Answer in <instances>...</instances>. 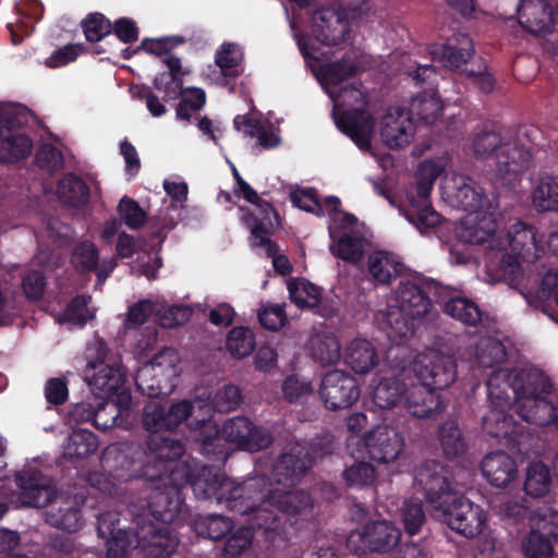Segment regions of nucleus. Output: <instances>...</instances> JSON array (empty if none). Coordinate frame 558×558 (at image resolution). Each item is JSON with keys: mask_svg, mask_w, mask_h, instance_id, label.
I'll return each mask as SVG.
<instances>
[{"mask_svg": "<svg viewBox=\"0 0 558 558\" xmlns=\"http://www.w3.org/2000/svg\"><path fill=\"white\" fill-rule=\"evenodd\" d=\"M98 447L96 436L86 429H74L63 447V456L66 459H83L93 454Z\"/></svg>", "mask_w": 558, "mask_h": 558, "instance_id": "46", "label": "nucleus"}, {"mask_svg": "<svg viewBox=\"0 0 558 558\" xmlns=\"http://www.w3.org/2000/svg\"><path fill=\"white\" fill-rule=\"evenodd\" d=\"M132 506V512L136 514V520L171 523L175 521L183 510V498L181 490L177 488H155L150 492L148 499L141 506Z\"/></svg>", "mask_w": 558, "mask_h": 558, "instance_id": "16", "label": "nucleus"}, {"mask_svg": "<svg viewBox=\"0 0 558 558\" xmlns=\"http://www.w3.org/2000/svg\"><path fill=\"white\" fill-rule=\"evenodd\" d=\"M313 35L325 45H338L349 38L351 23L344 9L324 8L313 16Z\"/></svg>", "mask_w": 558, "mask_h": 558, "instance_id": "20", "label": "nucleus"}, {"mask_svg": "<svg viewBox=\"0 0 558 558\" xmlns=\"http://www.w3.org/2000/svg\"><path fill=\"white\" fill-rule=\"evenodd\" d=\"M291 201L299 208L316 216L332 214L335 217L338 213H341L339 209L341 202L338 197L329 196L324 202H319L314 189H302L292 192Z\"/></svg>", "mask_w": 558, "mask_h": 558, "instance_id": "38", "label": "nucleus"}, {"mask_svg": "<svg viewBox=\"0 0 558 558\" xmlns=\"http://www.w3.org/2000/svg\"><path fill=\"white\" fill-rule=\"evenodd\" d=\"M530 199L532 207L537 213H557L558 175L539 177L531 191Z\"/></svg>", "mask_w": 558, "mask_h": 558, "instance_id": "35", "label": "nucleus"}, {"mask_svg": "<svg viewBox=\"0 0 558 558\" xmlns=\"http://www.w3.org/2000/svg\"><path fill=\"white\" fill-rule=\"evenodd\" d=\"M311 464L312 459L302 446L296 445L290 452L283 453L272 469V477L278 487H272L266 499L263 494L265 481L258 477L263 484L256 496L254 509L248 514H253L255 524L264 529L272 544L283 542L286 537L277 511L298 514L306 512L312 507V500L306 493L283 490L294 486Z\"/></svg>", "mask_w": 558, "mask_h": 558, "instance_id": "2", "label": "nucleus"}, {"mask_svg": "<svg viewBox=\"0 0 558 558\" xmlns=\"http://www.w3.org/2000/svg\"><path fill=\"white\" fill-rule=\"evenodd\" d=\"M142 550L155 558H167L178 548L179 539L168 524L156 521L136 520Z\"/></svg>", "mask_w": 558, "mask_h": 558, "instance_id": "21", "label": "nucleus"}, {"mask_svg": "<svg viewBox=\"0 0 558 558\" xmlns=\"http://www.w3.org/2000/svg\"><path fill=\"white\" fill-rule=\"evenodd\" d=\"M356 223L357 219L352 214L341 211L332 217V223L329 226L331 253L350 263L359 262L364 254V238L356 232L347 231Z\"/></svg>", "mask_w": 558, "mask_h": 558, "instance_id": "17", "label": "nucleus"}, {"mask_svg": "<svg viewBox=\"0 0 558 558\" xmlns=\"http://www.w3.org/2000/svg\"><path fill=\"white\" fill-rule=\"evenodd\" d=\"M360 395L355 377L343 369H332L322 379L319 396L329 410L348 409L359 400Z\"/></svg>", "mask_w": 558, "mask_h": 558, "instance_id": "15", "label": "nucleus"}, {"mask_svg": "<svg viewBox=\"0 0 558 558\" xmlns=\"http://www.w3.org/2000/svg\"><path fill=\"white\" fill-rule=\"evenodd\" d=\"M344 362L356 374L365 375L379 363L376 348L366 339L355 338L344 349Z\"/></svg>", "mask_w": 558, "mask_h": 558, "instance_id": "32", "label": "nucleus"}, {"mask_svg": "<svg viewBox=\"0 0 558 558\" xmlns=\"http://www.w3.org/2000/svg\"><path fill=\"white\" fill-rule=\"evenodd\" d=\"M438 439L445 456L448 458L459 457L468 449L466 441L453 421L445 422L439 427Z\"/></svg>", "mask_w": 558, "mask_h": 558, "instance_id": "49", "label": "nucleus"}, {"mask_svg": "<svg viewBox=\"0 0 558 558\" xmlns=\"http://www.w3.org/2000/svg\"><path fill=\"white\" fill-rule=\"evenodd\" d=\"M530 531L521 539L524 558H551L558 539V512H535L530 519Z\"/></svg>", "mask_w": 558, "mask_h": 558, "instance_id": "14", "label": "nucleus"}, {"mask_svg": "<svg viewBox=\"0 0 558 558\" xmlns=\"http://www.w3.org/2000/svg\"><path fill=\"white\" fill-rule=\"evenodd\" d=\"M312 357L320 365L336 364L341 357V345L338 338L330 332H317L308 342Z\"/></svg>", "mask_w": 558, "mask_h": 558, "instance_id": "39", "label": "nucleus"}, {"mask_svg": "<svg viewBox=\"0 0 558 558\" xmlns=\"http://www.w3.org/2000/svg\"><path fill=\"white\" fill-rule=\"evenodd\" d=\"M142 423L145 430L155 434L162 430H170L166 405L157 401L147 403L143 409Z\"/></svg>", "mask_w": 558, "mask_h": 558, "instance_id": "58", "label": "nucleus"}, {"mask_svg": "<svg viewBox=\"0 0 558 558\" xmlns=\"http://www.w3.org/2000/svg\"><path fill=\"white\" fill-rule=\"evenodd\" d=\"M432 59L439 61L445 68L463 72L462 68L474 53V45L468 34L458 33L444 44H433L428 47Z\"/></svg>", "mask_w": 558, "mask_h": 558, "instance_id": "25", "label": "nucleus"}, {"mask_svg": "<svg viewBox=\"0 0 558 558\" xmlns=\"http://www.w3.org/2000/svg\"><path fill=\"white\" fill-rule=\"evenodd\" d=\"M415 417H429L442 411L444 405L434 388L424 383H409L402 405Z\"/></svg>", "mask_w": 558, "mask_h": 558, "instance_id": "27", "label": "nucleus"}, {"mask_svg": "<svg viewBox=\"0 0 558 558\" xmlns=\"http://www.w3.org/2000/svg\"><path fill=\"white\" fill-rule=\"evenodd\" d=\"M408 201L415 207L416 214H405V218L414 225L421 233L437 227L440 222V216L428 204L427 199L423 201L413 192L408 193Z\"/></svg>", "mask_w": 558, "mask_h": 558, "instance_id": "48", "label": "nucleus"}, {"mask_svg": "<svg viewBox=\"0 0 558 558\" xmlns=\"http://www.w3.org/2000/svg\"><path fill=\"white\" fill-rule=\"evenodd\" d=\"M365 447L372 460L378 463H389L401 454L404 439L395 427L380 425L366 435Z\"/></svg>", "mask_w": 558, "mask_h": 558, "instance_id": "24", "label": "nucleus"}, {"mask_svg": "<svg viewBox=\"0 0 558 558\" xmlns=\"http://www.w3.org/2000/svg\"><path fill=\"white\" fill-rule=\"evenodd\" d=\"M476 356L483 367H493L506 357L504 344L496 338H482L476 347Z\"/></svg>", "mask_w": 558, "mask_h": 558, "instance_id": "55", "label": "nucleus"}, {"mask_svg": "<svg viewBox=\"0 0 558 558\" xmlns=\"http://www.w3.org/2000/svg\"><path fill=\"white\" fill-rule=\"evenodd\" d=\"M442 108V102L438 96L434 93H423L412 100L409 111L415 113L427 123H434L440 116Z\"/></svg>", "mask_w": 558, "mask_h": 558, "instance_id": "53", "label": "nucleus"}, {"mask_svg": "<svg viewBox=\"0 0 558 558\" xmlns=\"http://www.w3.org/2000/svg\"><path fill=\"white\" fill-rule=\"evenodd\" d=\"M19 493L9 496L10 505L19 507H45L56 497L52 481L36 471H22L16 476Z\"/></svg>", "mask_w": 558, "mask_h": 558, "instance_id": "18", "label": "nucleus"}, {"mask_svg": "<svg viewBox=\"0 0 558 558\" xmlns=\"http://www.w3.org/2000/svg\"><path fill=\"white\" fill-rule=\"evenodd\" d=\"M481 471L487 482L495 487H507L518 474L515 461L502 450L487 453L482 460Z\"/></svg>", "mask_w": 558, "mask_h": 558, "instance_id": "29", "label": "nucleus"}, {"mask_svg": "<svg viewBox=\"0 0 558 558\" xmlns=\"http://www.w3.org/2000/svg\"><path fill=\"white\" fill-rule=\"evenodd\" d=\"M263 481L251 478L235 484L223 473L211 468H202L199 473L191 481L194 495L198 499L215 498L218 504L240 514H248L254 509L256 496Z\"/></svg>", "mask_w": 558, "mask_h": 558, "instance_id": "5", "label": "nucleus"}, {"mask_svg": "<svg viewBox=\"0 0 558 558\" xmlns=\"http://www.w3.org/2000/svg\"><path fill=\"white\" fill-rule=\"evenodd\" d=\"M98 262V251L94 243L84 241L72 253L71 263L78 271L94 270Z\"/></svg>", "mask_w": 558, "mask_h": 558, "instance_id": "62", "label": "nucleus"}, {"mask_svg": "<svg viewBox=\"0 0 558 558\" xmlns=\"http://www.w3.org/2000/svg\"><path fill=\"white\" fill-rule=\"evenodd\" d=\"M84 501V494L61 500L58 508L52 507L45 513L46 522L68 532H76L83 526L78 506Z\"/></svg>", "mask_w": 558, "mask_h": 558, "instance_id": "31", "label": "nucleus"}, {"mask_svg": "<svg viewBox=\"0 0 558 558\" xmlns=\"http://www.w3.org/2000/svg\"><path fill=\"white\" fill-rule=\"evenodd\" d=\"M33 150V141L22 133L2 135L0 142V162L14 163L27 158Z\"/></svg>", "mask_w": 558, "mask_h": 558, "instance_id": "42", "label": "nucleus"}, {"mask_svg": "<svg viewBox=\"0 0 558 558\" xmlns=\"http://www.w3.org/2000/svg\"><path fill=\"white\" fill-rule=\"evenodd\" d=\"M409 383L398 377L383 378L372 389L371 398L379 409L403 405Z\"/></svg>", "mask_w": 558, "mask_h": 558, "instance_id": "33", "label": "nucleus"}, {"mask_svg": "<svg viewBox=\"0 0 558 558\" xmlns=\"http://www.w3.org/2000/svg\"><path fill=\"white\" fill-rule=\"evenodd\" d=\"M454 182L451 197L468 214L492 210L496 206V196L485 195L483 189L471 179L459 175L454 178Z\"/></svg>", "mask_w": 558, "mask_h": 558, "instance_id": "26", "label": "nucleus"}, {"mask_svg": "<svg viewBox=\"0 0 558 558\" xmlns=\"http://www.w3.org/2000/svg\"><path fill=\"white\" fill-rule=\"evenodd\" d=\"M470 153L488 162L490 180L500 186L513 185L529 168L531 151L511 131H481L473 135Z\"/></svg>", "mask_w": 558, "mask_h": 558, "instance_id": "3", "label": "nucleus"}, {"mask_svg": "<svg viewBox=\"0 0 558 558\" xmlns=\"http://www.w3.org/2000/svg\"><path fill=\"white\" fill-rule=\"evenodd\" d=\"M159 305V299H144L131 305L125 318L123 319L124 330L137 329L140 326L145 324L150 315L156 312V307Z\"/></svg>", "mask_w": 558, "mask_h": 558, "instance_id": "54", "label": "nucleus"}, {"mask_svg": "<svg viewBox=\"0 0 558 558\" xmlns=\"http://www.w3.org/2000/svg\"><path fill=\"white\" fill-rule=\"evenodd\" d=\"M107 407L95 409L88 402L76 403L70 411V416L75 422L93 421L94 425L100 429H108L117 424L119 410L116 407H110L111 418L102 420Z\"/></svg>", "mask_w": 558, "mask_h": 558, "instance_id": "45", "label": "nucleus"}, {"mask_svg": "<svg viewBox=\"0 0 558 558\" xmlns=\"http://www.w3.org/2000/svg\"><path fill=\"white\" fill-rule=\"evenodd\" d=\"M432 514L466 538L477 537L487 527L486 511L480 505L456 493L450 501L446 500L442 505H437Z\"/></svg>", "mask_w": 558, "mask_h": 558, "instance_id": "11", "label": "nucleus"}, {"mask_svg": "<svg viewBox=\"0 0 558 558\" xmlns=\"http://www.w3.org/2000/svg\"><path fill=\"white\" fill-rule=\"evenodd\" d=\"M417 376L435 390L449 387L456 379V364L451 356L430 351L417 357L414 364Z\"/></svg>", "mask_w": 558, "mask_h": 558, "instance_id": "22", "label": "nucleus"}, {"mask_svg": "<svg viewBox=\"0 0 558 558\" xmlns=\"http://www.w3.org/2000/svg\"><path fill=\"white\" fill-rule=\"evenodd\" d=\"M445 312L469 326H476L482 320V311L478 305L464 296H454L448 300L445 304Z\"/></svg>", "mask_w": 558, "mask_h": 558, "instance_id": "47", "label": "nucleus"}, {"mask_svg": "<svg viewBox=\"0 0 558 558\" xmlns=\"http://www.w3.org/2000/svg\"><path fill=\"white\" fill-rule=\"evenodd\" d=\"M58 197L72 207H81L89 199V189L86 183L73 173L65 174L58 184Z\"/></svg>", "mask_w": 558, "mask_h": 558, "instance_id": "43", "label": "nucleus"}, {"mask_svg": "<svg viewBox=\"0 0 558 558\" xmlns=\"http://www.w3.org/2000/svg\"><path fill=\"white\" fill-rule=\"evenodd\" d=\"M211 405V412H229L239 407L241 402L240 389L234 385H225L217 390L213 401L209 398H203Z\"/></svg>", "mask_w": 558, "mask_h": 558, "instance_id": "61", "label": "nucleus"}, {"mask_svg": "<svg viewBox=\"0 0 558 558\" xmlns=\"http://www.w3.org/2000/svg\"><path fill=\"white\" fill-rule=\"evenodd\" d=\"M88 351L84 378L97 399L107 400L122 387L124 373L102 340H96Z\"/></svg>", "mask_w": 558, "mask_h": 558, "instance_id": "10", "label": "nucleus"}, {"mask_svg": "<svg viewBox=\"0 0 558 558\" xmlns=\"http://www.w3.org/2000/svg\"><path fill=\"white\" fill-rule=\"evenodd\" d=\"M433 283L414 277L401 280L386 310H379L376 319L395 343L413 335L412 319L424 317L432 310L428 296Z\"/></svg>", "mask_w": 558, "mask_h": 558, "instance_id": "4", "label": "nucleus"}, {"mask_svg": "<svg viewBox=\"0 0 558 558\" xmlns=\"http://www.w3.org/2000/svg\"><path fill=\"white\" fill-rule=\"evenodd\" d=\"M179 375L178 356L172 350H163L153 360L138 368L135 375L137 389L150 397L169 395L175 386Z\"/></svg>", "mask_w": 558, "mask_h": 558, "instance_id": "12", "label": "nucleus"}, {"mask_svg": "<svg viewBox=\"0 0 558 558\" xmlns=\"http://www.w3.org/2000/svg\"><path fill=\"white\" fill-rule=\"evenodd\" d=\"M553 475L547 465L542 462L531 463L525 471L524 490L533 497L545 496L551 487Z\"/></svg>", "mask_w": 558, "mask_h": 558, "instance_id": "44", "label": "nucleus"}, {"mask_svg": "<svg viewBox=\"0 0 558 558\" xmlns=\"http://www.w3.org/2000/svg\"><path fill=\"white\" fill-rule=\"evenodd\" d=\"M402 267V263L396 255L385 251L374 252L367 259V269L372 280L378 284L390 283L401 274Z\"/></svg>", "mask_w": 558, "mask_h": 558, "instance_id": "36", "label": "nucleus"}, {"mask_svg": "<svg viewBox=\"0 0 558 558\" xmlns=\"http://www.w3.org/2000/svg\"><path fill=\"white\" fill-rule=\"evenodd\" d=\"M234 125L243 134L255 137L263 148H275L280 144V137L272 129L267 128L258 120L250 116H236Z\"/></svg>", "mask_w": 558, "mask_h": 558, "instance_id": "41", "label": "nucleus"}, {"mask_svg": "<svg viewBox=\"0 0 558 558\" xmlns=\"http://www.w3.org/2000/svg\"><path fill=\"white\" fill-rule=\"evenodd\" d=\"M167 420L170 430L175 429L180 424L185 422L189 417L195 420V424H201V430H204L207 417L211 415V405L203 398H196L193 402L189 400H181L166 407Z\"/></svg>", "mask_w": 558, "mask_h": 558, "instance_id": "30", "label": "nucleus"}, {"mask_svg": "<svg viewBox=\"0 0 558 558\" xmlns=\"http://www.w3.org/2000/svg\"><path fill=\"white\" fill-rule=\"evenodd\" d=\"M118 213L123 222L131 229H138L146 221V213L133 199L124 196L118 205Z\"/></svg>", "mask_w": 558, "mask_h": 558, "instance_id": "64", "label": "nucleus"}, {"mask_svg": "<svg viewBox=\"0 0 558 558\" xmlns=\"http://www.w3.org/2000/svg\"><path fill=\"white\" fill-rule=\"evenodd\" d=\"M405 531L410 535L416 534L425 522V513L420 500L409 499L400 510Z\"/></svg>", "mask_w": 558, "mask_h": 558, "instance_id": "63", "label": "nucleus"}, {"mask_svg": "<svg viewBox=\"0 0 558 558\" xmlns=\"http://www.w3.org/2000/svg\"><path fill=\"white\" fill-rule=\"evenodd\" d=\"M451 166V158L441 155L423 161L416 171V195L423 201L428 199L434 182Z\"/></svg>", "mask_w": 558, "mask_h": 558, "instance_id": "37", "label": "nucleus"}, {"mask_svg": "<svg viewBox=\"0 0 558 558\" xmlns=\"http://www.w3.org/2000/svg\"><path fill=\"white\" fill-rule=\"evenodd\" d=\"M381 141L390 148L409 145L415 134V124L411 112L401 108H389L379 123Z\"/></svg>", "mask_w": 558, "mask_h": 558, "instance_id": "23", "label": "nucleus"}, {"mask_svg": "<svg viewBox=\"0 0 558 558\" xmlns=\"http://www.w3.org/2000/svg\"><path fill=\"white\" fill-rule=\"evenodd\" d=\"M253 531L251 527L241 526L234 530L227 538L222 554L226 558H239L247 551L253 542Z\"/></svg>", "mask_w": 558, "mask_h": 558, "instance_id": "57", "label": "nucleus"}, {"mask_svg": "<svg viewBox=\"0 0 558 558\" xmlns=\"http://www.w3.org/2000/svg\"><path fill=\"white\" fill-rule=\"evenodd\" d=\"M414 485L425 494L432 513L437 505L450 501L454 492L450 488L445 468L435 460L425 461L415 469Z\"/></svg>", "mask_w": 558, "mask_h": 558, "instance_id": "19", "label": "nucleus"}, {"mask_svg": "<svg viewBox=\"0 0 558 558\" xmlns=\"http://www.w3.org/2000/svg\"><path fill=\"white\" fill-rule=\"evenodd\" d=\"M519 386L512 384V371L499 368L487 379L489 409L483 416L484 430L495 437H510L515 434L513 422L507 410L519 395Z\"/></svg>", "mask_w": 558, "mask_h": 558, "instance_id": "9", "label": "nucleus"}, {"mask_svg": "<svg viewBox=\"0 0 558 558\" xmlns=\"http://www.w3.org/2000/svg\"><path fill=\"white\" fill-rule=\"evenodd\" d=\"M107 556L110 558H122L129 555L133 549L140 547L138 526L135 533H130L124 529H118L117 534L106 538Z\"/></svg>", "mask_w": 558, "mask_h": 558, "instance_id": "52", "label": "nucleus"}, {"mask_svg": "<svg viewBox=\"0 0 558 558\" xmlns=\"http://www.w3.org/2000/svg\"><path fill=\"white\" fill-rule=\"evenodd\" d=\"M197 440L204 446L214 447L213 451L220 449L223 444H230L234 447L246 451H258L267 448L272 436L269 432L262 427H257L251 420L245 416H235L227 420L221 429L211 422L205 423L204 430H201Z\"/></svg>", "mask_w": 558, "mask_h": 558, "instance_id": "7", "label": "nucleus"}, {"mask_svg": "<svg viewBox=\"0 0 558 558\" xmlns=\"http://www.w3.org/2000/svg\"><path fill=\"white\" fill-rule=\"evenodd\" d=\"M288 290L291 302L298 307H315L320 302V289L305 279L289 280Z\"/></svg>", "mask_w": 558, "mask_h": 558, "instance_id": "50", "label": "nucleus"}, {"mask_svg": "<svg viewBox=\"0 0 558 558\" xmlns=\"http://www.w3.org/2000/svg\"><path fill=\"white\" fill-rule=\"evenodd\" d=\"M360 71V66L344 58L341 61L322 64L315 70V75L329 95L335 97L337 87L347 78L355 75Z\"/></svg>", "mask_w": 558, "mask_h": 558, "instance_id": "34", "label": "nucleus"}, {"mask_svg": "<svg viewBox=\"0 0 558 558\" xmlns=\"http://www.w3.org/2000/svg\"><path fill=\"white\" fill-rule=\"evenodd\" d=\"M496 222L490 210L469 213L462 219L459 238L472 244H485L489 250L505 251L499 264V278L510 286L523 277V263L533 264L544 253L538 229L526 222L513 223L504 234H495Z\"/></svg>", "mask_w": 558, "mask_h": 558, "instance_id": "1", "label": "nucleus"}, {"mask_svg": "<svg viewBox=\"0 0 558 558\" xmlns=\"http://www.w3.org/2000/svg\"><path fill=\"white\" fill-rule=\"evenodd\" d=\"M191 525L198 536L218 541L232 531L233 521L223 514H198Z\"/></svg>", "mask_w": 558, "mask_h": 558, "instance_id": "40", "label": "nucleus"}, {"mask_svg": "<svg viewBox=\"0 0 558 558\" xmlns=\"http://www.w3.org/2000/svg\"><path fill=\"white\" fill-rule=\"evenodd\" d=\"M512 384L519 386L514 401L520 416L538 426L551 425L555 404L545 398L551 389L548 379L538 372H512Z\"/></svg>", "mask_w": 558, "mask_h": 558, "instance_id": "8", "label": "nucleus"}, {"mask_svg": "<svg viewBox=\"0 0 558 558\" xmlns=\"http://www.w3.org/2000/svg\"><path fill=\"white\" fill-rule=\"evenodd\" d=\"M401 539V532L391 521L385 519L371 520L352 531L347 546L356 554H386L393 549Z\"/></svg>", "mask_w": 558, "mask_h": 558, "instance_id": "13", "label": "nucleus"}, {"mask_svg": "<svg viewBox=\"0 0 558 558\" xmlns=\"http://www.w3.org/2000/svg\"><path fill=\"white\" fill-rule=\"evenodd\" d=\"M518 19L523 28L535 35L549 33L554 26L553 10L547 0H522Z\"/></svg>", "mask_w": 558, "mask_h": 558, "instance_id": "28", "label": "nucleus"}, {"mask_svg": "<svg viewBox=\"0 0 558 558\" xmlns=\"http://www.w3.org/2000/svg\"><path fill=\"white\" fill-rule=\"evenodd\" d=\"M343 478L350 487H363L375 482L376 472L367 462H355L343 471Z\"/></svg>", "mask_w": 558, "mask_h": 558, "instance_id": "60", "label": "nucleus"}, {"mask_svg": "<svg viewBox=\"0 0 558 558\" xmlns=\"http://www.w3.org/2000/svg\"><path fill=\"white\" fill-rule=\"evenodd\" d=\"M255 345V335L250 328L234 327L228 332L226 348L234 359L248 356Z\"/></svg>", "mask_w": 558, "mask_h": 558, "instance_id": "51", "label": "nucleus"}, {"mask_svg": "<svg viewBox=\"0 0 558 558\" xmlns=\"http://www.w3.org/2000/svg\"><path fill=\"white\" fill-rule=\"evenodd\" d=\"M206 101L205 92L198 87H186L181 90V102L177 107L178 119L190 121L191 111L202 109Z\"/></svg>", "mask_w": 558, "mask_h": 558, "instance_id": "59", "label": "nucleus"}, {"mask_svg": "<svg viewBox=\"0 0 558 558\" xmlns=\"http://www.w3.org/2000/svg\"><path fill=\"white\" fill-rule=\"evenodd\" d=\"M333 101V118L339 126L352 141L366 150L371 147L374 131L372 116L362 107L366 104L365 93L355 84L340 87L330 97Z\"/></svg>", "mask_w": 558, "mask_h": 558, "instance_id": "6", "label": "nucleus"}, {"mask_svg": "<svg viewBox=\"0 0 558 558\" xmlns=\"http://www.w3.org/2000/svg\"><path fill=\"white\" fill-rule=\"evenodd\" d=\"M242 220L251 228L253 246L262 248L266 256L274 255L278 251L276 244L268 238L271 226L257 223V218L253 214H244Z\"/></svg>", "mask_w": 558, "mask_h": 558, "instance_id": "56", "label": "nucleus"}]
</instances>
